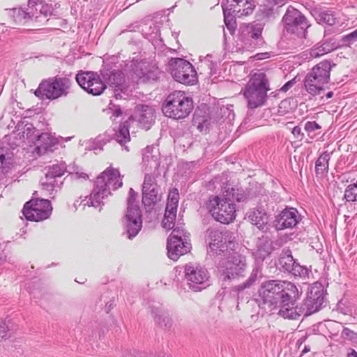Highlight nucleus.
<instances>
[{"label":"nucleus","mask_w":357,"mask_h":357,"mask_svg":"<svg viewBox=\"0 0 357 357\" xmlns=\"http://www.w3.org/2000/svg\"><path fill=\"white\" fill-rule=\"evenodd\" d=\"M258 293L264 304L276 309L281 303L288 305L298 295V289L290 282L269 280L261 284Z\"/></svg>","instance_id":"f257e3e1"},{"label":"nucleus","mask_w":357,"mask_h":357,"mask_svg":"<svg viewBox=\"0 0 357 357\" xmlns=\"http://www.w3.org/2000/svg\"><path fill=\"white\" fill-rule=\"evenodd\" d=\"M227 195L211 196L206 204V208L212 217L222 224H229L236 219V207L231 199L238 202L243 199V195H236L238 190L228 187Z\"/></svg>","instance_id":"f03ea898"},{"label":"nucleus","mask_w":357,"mask_h":357,"mask_svg":"<svg viewBox=\"0 0 357 357\" xmlns=\"http://www.w3.org/2000/svg\"><path fill=\"white\" fill-rule=\"evenodd\" d=\"M270 90L269 80L264 73L258 71L250 75L243 91L248 107L255 109L264 105Z\"/></svg>","instance_id":"7ed1b4c3"},{"label":"nucleus","mask_w":357,"mask_h":357,"mask_svg":"<svg viewBox=\"0 0 357 357\" xmlns=\"http://www.w3.org/2000/svg\"><path fill=\"white\" fill-rule=\"evenodd\" d=\"M112 184V167H108L96 178L94 187L89 197L84 199H77L74 202L75 210L78 206L83 205L97 208L103 204V200L110 195V185Z\"/></svg>","instance_id":"20e7f679"},{"label":"nucleus","mask_w":357,"mask_h":357,"mask_svg":"<svg viewBox=\"0 0 357 357\" xmlns=\"http://www.w3.org/2000/svg\"><path fill=\"white\" fill-rule=\"evenodd\" d=\"M162 109L169 118L185 119L193 109V101L184 91H174L166 98Z\"/></svg>","instance_id":"39448f33"},{"label":"nucleus","mask_w":357,"mask_h":357,"mask_svg":"<svg viewBox=\"0 0 357 357\" xmlns=\"http://www.w3.org/2000/svg\"><path fill=\"white\" fill-rule=\"evenodd\" d=\"M71 86L72 81L69 78L53 77L42 80L34 94L42 100H54L67 96Z\"/></svg>","instance_id":"423d86ee"},{"label":"nucleus","mask_w":357,"mask_h":357,"mask_svg":"<svg viewBox=\"0 0 357 357\" xmlns=\"http://www.w3.org/2000/svg\"><path fill=\"white\" fill-rule=\"evenodd\" d=\"M331 70V63L326 60L314 66L304 81L307 91L313 96L320 94L329 82Z\"/></svg>","instance_id":"0eeeda50"},{"label":"nucleus","mask_w":357,"mask_h":357,"mask_svg":"<svg viewBox=\"0 0 357 357\" xmlns=\"http://www.w3.org/2000/svg\"><path fill=\"white\" fill-rule=\"evenodd\" d=\"M190 243L185 238L184 231L178 228L174 229L167 241L169 258L177 261L181 256L190 252Z\"/></svg>","instance_id":"6e6552de"},{"label":"nucleus","mask_w":357,"mask_h":357,"mask_svg":"<svg viewBox=\"0 0 357 357\" xmlns=\"http://www.w3.org/2000/svg\"><path fill=\"white\" fill-rule=\"evenodd\" d=\"M52 211V208L49 200L32 199L24 204L22 213L28 220L39 222L47 219Z\"/></svg>","instance_id":"1a4fd4ad"},{"label":"nucleus","mask_w":357,"mask_h":357,"mask_svg":"<svg viewBox=\"0 0 357 357\" xmlns=\"http://www.w3.org/2000/svg\"><path fill=\"white\" fill-rule=\"evenodd\" d=\"M75 79L83 90L93 96L102 94L107 88L105 82L97 72L79 70L76 75Z\"/></svg>","instance_id":"9d476101"},{"label":"nucleus","mask_w":357,"mask_h":357,"mask_svg":"<svg viewBox=\"0 0 357 357\" xmlns=\"http://www.w3.org/2000/svg\"><path fill=\"white\" fill-rule=\"evenodd\" d=\"M172 75L176 82L187 85L197 82V72L189 61L176 58L172 61Z\"/></svg>","instance_id":"9b49d317"},{"label":"nucleus","mask_w":357,"mask_h":357,"mask_svg":"<svg viewBox=\"0 0 357 357\" xmlns=\"http://www.w3.org/2000/svg\"><path fill=\"white\" fill-rule=\"evenodd\" d=\"M125 225L129 238L135 237L142 229V214L139 206L128 203L124 218Z\"/></svg>","instance_id":"f8f14e48"},{"label":"nucleus","mask_w":357,"mask_h":357,"mask_svg":"<svg viewBox=\"0 0 357 357\" xmlns=\"http://www.w3.org/2000/svg\"><path fill=\"white\" fill-rule=\"evenodd\" d=\"M185 273L189 287L193 291H201L204 288L202 286L208 279L206 269L190 264L185 266Z\"/></svg>","instance_id":"ddd939ff"},{"label":"nucleus","mask_w":357,"mask_h":357,"mask_svg":"<svg viewBox=\"0 0 357 357\" xmlns=\"http://www.w3.org/2000/svg\"><path fill=\"white\" fill-rule=\"evenodd\" d=\"M283 20L287 24V31L305 36L306 19L298 10H287Z\"/></svg>","instance_id":"4468645a"},{"label":"nucleus","mask_w":357,"mask_h":357,"mask_svg":"<svg viewBox=\"0 0 357 357\" xmlns=\"http://www.w3.org/2000/svg\"><path fill=\"white\" fill-rule=\"evenodd\" d=\"M246 266V257L240 252L233 251L229 252L227 257V261L225 263L227 277L229 278V274L232 277L240 274Z\"/></svg>","instance_id":"2eb2a0df"},{"label":"nucleus","mask_w":357,"mask_h":357,"mask_svg":"<svg viewBox=\"0 0 357 357\" xmlns=\"http://www.w3.org/2000/svg\"><path fill=\"white\" fill-rule=\"evenodd\" d=\"M323 302V288L320 284H315L310 288L305 301V305L307 307L308 314H310L317 312Z\"/></svg>","instance_id":"dca6fc26"},{"label":"nucleus","mask_w":357,"mask_h":357,"mask_svg":"<svg viewBox=\"0 0 357 357\" xmlns=\"http://www.w3.org/2000/svg\"><path fill=\"white\" fill-rule=\"evenodd\" d=\"M156 185L155 176L151 174H146L142 185V199L144 203L151 204L157 201L158 190Z\"/></svg>","instance_id":"f3484780"},{"label":"nucleus","mask_w":357,"mask_h":357,"mask_svg":"<svg viewBox=\"0 0 357 357\" xmlns=\"http://www.w3.org/2000/svg\"><path fill=\"white\" fill-rule=\"evenodd\" d=\"M298 222V216L296 209L294 208L283 210L277 217L276 229L282 230L286 228H292Z\"/></svg>","instance_id":"a211bd4d"},{"label":"nucleus","mask_w":357,"mask_h":357,"mask_svg":"<svg viewBox=\"0 0 357 357\" xmlns=\"http://www.w3.org/2000/svg\"><path fill=\"white\" fill-rule=\"evenodd\" d=\"M155 111L149 106L140 105L136 107L135 119L144 129H149L155 121Z\"/></svg>","instance_id":"6ab92c4d"},{"label":"nucleus","mask_w":357,"mask_h":357,"mask_svg":"<svg viewBox=\"0 0 357 357\" xmlns=\"http://www.w3.org/2000/svg\"><path fill=\"white\" fill-rule=\"evenodd\" d=\"M248 220L261 231L268 228L269 216L263 208H253L248 213Z\"/></svg>","instance_id":"aec40b11"},{"label":"nucleus","mask_w":357,"mask_h":357,"mask_svg":"<svg viewBox=\"0 0 357 357\" xmlns=\"http://www.w3.org/2000/svg\"><path fill=\"white\" fill-rule=\"evenodd\" d=\"M236 3L234 6L239 17L250 15L255 8L253 0H233Z\"/></svg>","instance_id":"412c9836"},{"label":"nucleus","mask_w":357,"mask_h":357,"mask_svg":"<svg viewBox=\"0 0 357 357\" xmlns=\"http://www.w3.org/2000/svg\"><path fill=\"white\" fill-rule=\"evenodd\" d=\"M7 15L11 20L13 25L23 24L31 18L30 13L22 8H13L7 10Z\"/></svg>","instance_id":"4be33fe9"},{"label":"nucleus","mask_w":357,"mask_h":357,"mask_svg":"<svg viewBox=\"0 0 357 357\" xmlns=\"http://www.w3.org/2000/svg\"><path fill=\"white\" fill-rule=\"evenodd\" d=\"M297 296H296L294 298H292L291 301L289 303H281L279 307L281 309L279 311V314L284 319H297L300 314L297 312L295 306L294 301Z\"/></svg>","instance_id":"5701e85b"},{"label":"nucleus","mask_w":357,"mask_h":357,"mask_svg":"<svg viewBox=\"0 0 357 357\" xmlns=\"http://www.w3.org/2000/svg\"><path fill=\"white\" fill-rule=\"evenodd\" d=\"M115 139L121 145H124L130 142V136L129 132L128 120L125 121L119 126V128L116 132Z\"/></svg>","instance_id":"b1692460"},{"label":"nucleus","mask_w":357,"mask_h":357,"mask_svg":"<svg viewBox=\"0 0 357 357\" xmlns=\"http://www.w3.org/2000/svg\"><path fill=\"white\" fill-rule=\"evenodd\" d=\"M66 172V166L64 163L55 164L50 166L45 173L46 180H55L56 177H61Z\"/></svg>","instance_id":"393cba45"},{"label":"nucleus","mask_w":357,"mask_h":357,"mask_svg":"<svg viewBox=\"0 0 357 357\" xmlns=\"http://www.w3.org/2000/svg\"><path fill=\"white\" fill-rule=\"evenodd\" d=\"M315 19L319 24L332 26L336 23V17L333 12L321 10L315 13Z\"/></svg>","instance_id":"a878e982"},{"label":"nucleus","mask_w":357,"mask_h":357,"mask_svg":"<svg viewBox=\"0 0 357 357\" xmlns=\"http://www.w3.org/2000/svg\"><path fill=\"white\" fill-rule=\"evenodd\" d=\"M113 76L114 77L113 82V94L116 99H119L121 98V96L119 91L125 93L126 90L124 77L121 73H113Z\"/></svg>","instance_id":"bb28decb"},{"label":"nucleus","mask_w":357,"mask_h":357,"mask_svg":"<svg viewBox=\"0 0 357 357\" xmlns=\"http://www.w3.org/2000/svg\"><path fill=\"white\" fill-rule=\"evenodd\" d=\"M272 251L271 243L268 240H264L258 245L257 249L255 252V257L261 260H264L269 256Z\"/></svg>","instance_id":"cd10ccee"},{"label":"nucleus","mask_w":357,"mask_h":357,"mask_svg":"<svg viewBox=\"0 0 357 357\" xmlns=\"http://www.w3.org/2000/svg\"><path fill=\"white\" fill-rule=\"evenodd\" d=\"M112 137L109 132H105L99 135L88 146L89 150L102 149V146L109 142Z\"/></svg>","instance_id":"c85d7f7f"},{"label":"nucleus","mask_w":357,"mask_h":357,"mask_svg":"<svg viewBox=\"0 0 357 357\" xmlns=\"http://www.w3.org/2000/svg\"><path fill=\"white\" fill-rule=\"evenodd\" d=\"M177 211H170L165 208L164 218L162 220V226L167 230L172 229L175 226Z\"/></svg>","instance_id":"c756f323"},{"label":"nucleus","mask_w":357,"mask_h":357,"mask_svg":"<svg viewBox=\"0 0 357 357\" xmlns=\"http://www.w3.org/2000/svg\"><path fill=\"white\" fill-rule=\"evenodd\" d=\"M20 137L30 139L31 141L38 139L40 135L31 123H26L22 128V132H19Z\"/></svg>","instance_id":"7c9ffc66"},{"label":"nucleus","mask_w":357,"mask_h":357,"mask_svg":"<svg viewBox=\"0 0 357 357\" xmlns=\"http://www.w3.org/2000/svg\"><path fill=\"white\" fill-rule=\"evenodd\" d=\"M179 198V192L176 188L170 190L167 196L166 209L177 211Z\"/></svg>","instance_id":"2f4dec72"},{"label":"nucleus","mask_w":357,"mask_h":357,"mask_svg":"<svg viewBox=\"0 0 357 357\" xmlns=\"http://www.w3.org/2000/svg\"><path fill=\"white\" fill-rule=\"evenodd\" d=\"M333 50L328 43L317 44L310 50V55L312 58L324 56Z\"/></svg>","instance_id":"473e14b6"},{"label":"nucleus","mask_w":357,"mask_h":357,"mask_svg":"<svg viewBox=\"0 0 357 357\" xmlns=\"http://www.w3.org/2000/svg\"><path fill=\"white\" fill-rule=\"evenodd\" d=\"M212 237L214 238L209 243L210 248L215 251H217L218 249L221 251L223 250L226 243V238H224L223 234L221 232L215 231Z\"/></svg>","instance_id":"72a5a7b5"},{"label":"nucleus","mask_w":357,"mask_h":357,"mask_svg":"<svg viewBox=\"0 0 357 357\" xmlns=\"http://www.w3.org/2000/svg\"><path fill=\"white\" fill-rule=\"evenodd\" d=\"M330 160V153H323L317 159L315 164V169L318 173H324L328 171V160Z\"/></svg>","instance_id":"f704fd0d"},{"label":"nucleus","mask_w":357,"mask_h":357,"mask_svg":"<svg viewBox=\"0 0 357 357\" xmlns=\"http://www.w3.org/2000/svg\"><path fill=\"white\" fill-rule=\"evenodd\" d=\"M344 198L347 202H357V181L347 185L344 191Z\"/></svg>","instance_id":"c9c22d12"},{"label":"nucleus","mask_w":357,"mask_h":357,"mask_svg":"<svg viewBox=\"0 0 357 357\" xmlns=\"http://www.w3.org/2000/svg\"><path fill=\"white\" fill-rule=\"evenodd\" d=\"M57 185L56 180H46L41 183L43 190L49 192L50 197L53 198L55 191V188Z\"/></svg>","instance_id":"e433bc0d"},{"label":"nucleus","mask_w":357,"mask_h":357,"mask_svg":"<svg viewBox=\"0 0 357 357\" xmlns=\"http://www.w3.org/2000/svg\"><path fill=\"white\" fill-rule=\"evenodd\" d=\"M123 177L118 169H113V190L123 185Z\"/></svg>","instance_id":"4c0bfd02"},{"label":"nucleus","mask_w":357,"mask_h":357,"mask_svg":"<svg viewBox=\"0 0 357 357\" xmlns=\"http://www.w3.org/2000/svg\"><path fill=\"white\" fill-rule=\"evenodd\" d=\"M342 336L344 338L357 344V333L351 331V329L344 328L342 332Z\"/></svg>","instance_id":"58836bf2"},{"label":"nucleus","mask_w":357,"mask_h":357,"mask_svg":"<svg viewBox=\"0 0 357 357\" xmlns=\"http://www.w3.org/2000/svg\"><path fill=\"white\" fill-rule=\"evenodd\" d=\"M10 321H2L0 323V337L1 340L8 338V332L11 330L9 326Z\"/></svg>","instance_id":"ea45409f"},{"label":"nucleus","mask_w":357,"mask_h":357,"mask_svg":"<svg viewBox=\"0 0 357 357\" xmlns=\"http://www.w3.org/2000/svg\"><path fill=\"white\" fill-rule=\"evenodd\" d=\"M45 1L43 0H29V6L32 10L34 9L36 13H40Z\"/></svg>","instance_id":"a19ab883"},{"label":"nucleus","mask_w":357,"mask_h":357,"mask_svg":"<svg viewBox=\"0 0 357 357\" xmlns=\"http://www.w3.org/2000/svg\"><path fill=\"white\" fill-rule=\"evenodd\" d=\"M357 40V29L351 33L344 36L342 38V41L347 45H350Z\"/></svg>","instance_id":"79ce46f5"},{"label":"nucleus","mask_w":357,"mask_h":357,"mask_svg":"<svg viewBox=\"0 0 357 357\" xmlns=\"http://www.w3.org/2000/svg\"><path fill=\"white\" fill-rule=\"evenodd\" d=\"M43 6H43V10L40 12V14L43 15L45 17L52 15L54 10L52 5L47 3L45 1Z\"/></svg>","instance_id":"37998d69"},{"label":"nucleus","mask_w":357,"mask_h":357,"mask_svg":"<svg viewBox=\"0 0 357 357\" xmlns=\"http://www.w3.org/2000/svg\"><path fill=\"white\" fill-rule=\"evenodd\" d=\"M250 37L253 39L257 40L261 38L262 28L252 26L250 32Z\"/></svg>","instance_id":"c03bdc74"},{"label":"nucleus","mask_w":357,"mask_h":357,"mask_svg":"<svg viewBox=\"0 0 357 357\" xmlns=\"http://www.w3.org/2000/svg\"><path fill=\"white\" fill-rule=\"evenodd\" d=\"M305 130L307 132H313L320 129L321 126L315 121H307L305 125Z\"/></svg>","instance_id":"a18cd8bd"},{"label":"nucleus","mask_w":357,"mask_h":357,"mask_svg":"<svg viewBox=\"0 0 357 357\" xmlns=\"http://www.w3.org/2000/svg\"><path fill=\"white\" fill-rule=\"evenodd\" d=\"M6 245L0 243V265L4 264L7 259V254L6 252Z\"/></svg>","instance_id":"49530a36"},{"label":"nucleus","mask_w":357,"mask_h":357,"mask_svg":"<svg viewBox=\"0 0 357 357\" xmlns=\"http://www.w3.org/2000/svg\"><path fill=\"white\" fill-rule=\"evenodd\" d=\"M9 168L10 162H6V157L3 153L0 154V169H1L2 171H7Z\"/></svg>","instance_id":"de8ad7c7"},{"label":"nucleus","mask_w":357,"mask_h":357,"mask_svg":"<svg viewBox=\"0 0 357 357\" xmlns=\"http://www.w3.org/2000/svg\"><path fill=\"white\" fill-rule=\"evenodd\" d=\"M70 176H71V178H73V179L83 178L84 180H86L89 178V176L86 173L79 172H77L75 173H71Z\"/></svg>","instance_id":"09e8293b"},{"label":"nucleus","mask_w":357,"mask_h":357,"mask_svg":"<svg viewBox=\"0 0 357 357\" xmlns=\"http://www.w3.org/2000/svg\"><path fill=\"white\" fill-rule=\"evenodd\" d=\"M147 67L148 66L145 63H140L137 66V68H139L142 70V73H139L138 75L139 76H147L149 73V71L147 70Z\"/></svg>","instance_id":"8fccbe9b"},{"label":"nucleus","mask_w":357,"mask_h":357,"mask_svg":"<svg viewBox=\"0 0 357 357\" xmlns=\"http://www.w3.org/2000/svg\"><path fill=\"white\" fill-rule=\"evenodd\" d=\"M100 75L105 80L109 79L112 76V71L109 69H103L100 71Z\"/></svg>","instance_id":"3c124183"},{"label":"nucleus","mask_w":357,"mask_h":357,"mask_svg":"<svg viewBox=\"0 0 357 357\" xmlns=\"http://www.w3.org/2000/svg\"><path fill=\"white\" fill-rule=\"evenodd\" d=\"M224 21H225V23L227 25V28L229 29V26L231 25V24L233 21V18L229 17V16H227L225 10H224Z\"/></svg>","instance_id":"603ef678"},{"label":"nucleus","mask_w":357,"mask_h":357,"mask_svg":"<svg viewBox=\"0 0 357 357\" xmlns=\"http://www.w3.org/2000/svg\"><path fill=\"white\" fill-rule=\"evenodd\" d=\"M123 114V112L121 111V109L119 107V106H114L113 108V116H115L116 117L121 116Z\"/></svg>","instance_id":"864d4df0"},{"label":"nucleus","mask_w":357,"mask_h":357,"mask_svg":"<svg viewBox=\"0 0 357 357\" xmlns=\"http://www.w3.org/2000/svg\"><path fill=\"white\" fill-rule=\"evenodd\" d=\"M293 85V82L292 81H289L288 82H287L281 89H280V91H283V92H286Z\"/></svg>","instance_id":"5fc2aeb1"},{"label":"nucleus","mask_w":357,"mask_h":357,"mask_svg":"<svg viewBox=\"0 0 357 357\" xmlns=\"http://www.w3.org/2000/svg\"><path fill=\"white\" fill-rule=\"evenodd\" d=\"M301 128L298 126H295L292 130V133L295 136H298L301 133Z\"/></svg>","instance_id":"6e6d98bb"},{"label":"nucleus","mask_w":357,"mask_h":357,"mask_svg":"<svg viewBox=\"0 0 357 357\" xmlns=\"http://www.w3.org/2000/svg\"><path fill=\"white\" fill-rule=\"evenodd\" d=\"M347 357H357V352L354 349H351L347 354Z\"/></svg>","instance_id":"4d7b16f0"},{"label":"nucleus","mask_w":357,"mask_h":357,"mask_svg":"<svg viewBox=\"0 0 357 357\" xmlns=\"http://www.w3.org/2000/svg\"><path fill=\"white\" fill-rule=\"evenodd\" d=\"M110 105H112V100L109 102L108 107L102 109V112L106 113L107 114H110L112 109Z\"/></svg>","instance_id":"13d9d810"},{"label":"nucleus","mask_w":357,"mask_h":357,"mask_svg":"<svg viewBox=\"0 0 357 357\" xmlns=\"http://www.w3.org/2000/svg\"><path fill=\"white\" fill-rule=\"evenodd\" d=\"M111 310H112V304L109 303H107L106 305H105V311L107 313H109Z\"/></svg>","instance_id":"bf43d9fd"},{"label":"nucleus","mask_w":357,"mask_h":357,"mask_svg":"<svg viewBox=\"0 0 357 357\" xmlns=\"http://www.w3.org/2000/svg\"><path fill=\"white\" fill-rule=\"evenodd\" d=\"M153 357H172V356L170 355L166 354H159L155 355Z\"/></svg>","instance_id":"052dcab7"},{"label":"nucleus","mask_w":357,"mask_h":357,"mask_svg":"<svg viewBox=\"0 0 357 357\" xmlns=\"http://www.w3.org/2000/svg\"><path fill=\"white\" fill-rule=\"evenodd\" d=\"M333 92L330 91L328 92L327 94H326V98H331L332 96H333Z\"/></svg>","instance_id":"680f3d73"},{"label":"nucleus","mask_w":357,"mask_h":357,"mask_svg":"<svg viewBox=\"0 0 357 357\" xmlns=\"http://www.w3.org/2000/svg\"><path fill=\"white\" fill-rule=\"evenodd\" d=\"M310 351V349L307 348V347H305L304 349L303 350V353H307Z\"/></svg>","instance_id":"e2e57ef3"},{"label":"nucleus","mask_w":357,"mask_h":357,"mask_svg":"<svg viewBox=\"0 0 357 357\" xmlns=\"http://www.w3.org/2000/svg\"><path fill=\"white\" fill-rule=\"evenodd\" d=\"M256 56L258 58V59H263L262 57L259 56V54L256 55Z\"/></svg>","instance_id":"0e129e2a"},{"label":"nucleus","mask_w":357,"mask_h":357,"mask_svg":"<svg viewBox=\"0 0 357 357\" xmlns=\"http://www.w3.org/2000/svg\"><path fill=\"white\" fill-rule=\"evenodd\" d=\"M17 126H18V128H20V125H18ZM17 130H20V128H18Z\"/></svg>","instance_id":"69168bd1"}]
</instances>
